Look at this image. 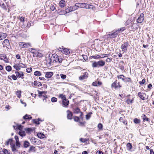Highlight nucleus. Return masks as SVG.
<instances>
[{
	"mask_svg": "<svg viewBox=\"0 0 154 154\" xmlns=\"http://www.w3.org/2000/svg\"><path fill=\"white\" fill-rule=\"evenodd\" d=\"M39 119H34L33 120L34 122L37 124H39Z\"/></svg>",
	"mask_w": 154,
	"mask_h": 154,
	"instance_id": "a18cd8bd",
	"label": "nucleus"
},
{
	"mask_svg": "<svg viewBox=\"0 0 154 154\" xmlns=\"http://www.w3.org/2000/svg\"><path fill=\"white\" fill-rule=\"evenodd\" d=\"M89 8H88L87 9H91L92 10L94 8V7L91 5H89Z\"/></svg>",
	"mask_w": 154,
	"mask_h": 154,
	"instance_id": "0e129e2a",
	"label": "nucleus"
},
{
	"mask_svg": "<svg viewBox=\"0 0 154 154\" xmlns=\"http://www.w3.org/2000/svg\"><path fill=\"white\" fill-rule=\"evenodd\" d=\"M55 9V7L54 5H51L50 6V9H51V10L52 11H54Z\"/></svg>",
	"mask_w": 154,
	"mask_h": 154,
	"instance_id": "bf43d9fd",
	"label": "nucleus"
},
{
	"mask_svg": "<svg viewBox=\"0 0 154 154\" xmlns=\"http://www.w3.org/2000/svg\"><path fill=\"white\" fill-rule=\"evenodd\" d=\"M59 4L61 8H63L66 6L65 2L64 0H61Z\"/></svg>",
	"mask_w": 154,
	"mask_h": 154,
	"instance_id": "4468645a",
	"label": "nucleus"
},
{
	"mask_svg": "<svg viewBox=\"0 0 154 154\" xmlns=\"http://www.w3.org/2000/svg\"><path fill=\"white\" fill-rule=\"evenodd\" d=\"M15 72L16 75V76L17 77H19V78L21 77L22 79H23L24 78V77H23L24 75L23 72L20 71L19 72H18L17 71H16Z\"/></svg>",
	"mask_w": 154,
	"mask_h": 154,
	"instance_id": "9d476101",
	"label": "nucleus"
},
{
	"mask_svg": "<svg viewBox=\"0 0 154 154\" xmlns=\"http://www.w3.org/2000/svg\"><path fill=\"white\" fill-rule=\"evenodd\" d=\"M60 76L63 79H65L66 78V76L65 75L61 74H60Z\"/></svg>",
	"mask_w": 154,
	"mask_h": 154,
	"instance_id": "49530a36",
	"label": "nucleus"
},
{
	"mask_svg": "<svg viewBox=\"0 0 154 154\" xmlns=\"http://www.w3.org/2000/svg\"><path fill=\"white\" fill-rule=\"evenodd\" d=\"M37 136L38 138L40 139L43 138L45 137L44 134L42 133H38L37 134Z\"/></svg>",
	"mask_w": 154,
	"mask_h": 154,
	"instance_id": "412c9836",
	"label": "nucleus"
},
{
	"mask_svg": "<svg viewBox=\"0 0 154 154\" xmlns=\"http://www.w3.org/2000/svg\"><path fill=\"white\" fill-rule=\"evenodd\" d=\"M144 14L143 13L140 14V16L138 18L137 20V22L138 23H141L142 22L144 19Z\"/></svg>",
	"mask_w": 154,
	"mask_h": 154,
	"instance_id": "423d86ee",
	"label": "nucleus"
},
{
	"mask_svg": "<svg viewBox=\"0 0 154 154\" xmlns=\"http://www.w3.org/2000/svg\"><path fill=\"white\" fill-rule=\"evenodd\" d=\"M72 10L71 8V7H70L69 8H68L66 9L65 10V12L67 14L68 13H69L70 12L72 11Z\"/></svg>",
	"mask_w": 154,
	"mask_h": 154,
	"instance_id": "72a5a7b5",
	"label": "nucleus"
},
{
	"mask_svg": "<svg viewBox=\"0 0 154 154\" xmlns=\"http://www.w3.org/2000/svg\"><path fill=\"white\" fill-rule=\"evenodd\" d=\"M63 104L65 106H68L69 104V101L68 100V102H67V101H65L64 103L63 102V101H62Z\"/></svg>",
	"mask_w": 154,
	"mask_h": 154,
	"instance_id": "864d4df0",
	"label": "nucleus"
},
{
	"mask_svg": "<svg viewBox=\"0 0 154 154\" xmlns=\"http://www.w3.org/2000/svg\"><path fill=\"white\" fill-rule=\"evenodd\" d=\"M23 118L25 120H26L27 119H32V117L30 116V115H28L26 114L24 116H23Z\"/></svg>",
	"mask_w": 154,
	"mask_h": 154,
	"instance_id": "a211bd4d",
	"label": "nucleus"
},
{
	"mask_svg": "<svg viewBox=\"0 0 154 154\" xmlns=\"http://www.w3.org/2000/svg\"><path fill=\"white\" fill-rule=\"evenodd\" d=\"M141 117L142 118L144 121H145L147 122H150L149 119L147 118L145 115L143 114L141 116Z\"/></svg>",
	"mask_w": 154,
	"mask_h": 154,
	"instance_id": "4be33fe9",
	"label": "nucleus"
},
{
	"mask_svg": "<svg viewBox=\"0 0 154 154\" xmlns=\"http://www.w3.org/2000/svg\"><path fill=\"white\" fill-rule=\"evenodd\" d=\"M11 148L13 152H15L17 150L15 148L14 143H11Z\"/></svg>",
	"mask_w": 154,
	"mask_h": 154,
	"instance_id": "b1692460",
	"label": "nucleus"
},
{
	"mask_svg": "<svg viewBox=\"0 0 154 154\" xmlns=\"http://www.w3.org/2000/svg\"><path fill=\"white\" fill-rule=\"evenodd\" d=\"M105 65V62L102 60L97 62L94 61L92 64V66L93 68L99 67H102Z\"/></svg>",
	"mask_w": 154,
	"mask_h": 154,
	"instance_id": "f257e3e1",
	"label": "nucleus"
},
{
	"mask_svg": "<svg viewBox=\"0 0 154 154\" xmlns=\"http://www.w3.org/2000/svg\"><path fill=\"white\" fill-rule=\"evenodd\" d=\"M100 55H97L96 56H92L90 57L91 58H94V59H100Z\"/></svg>",
	"mask_w": 154,
	"mask_h": 154,
	"instance_id": "473e14b6",
	"label": "nucleus"
},
{
	"mask_svg": "<svg viewBox=\"0 0 154 154\" xmlns=\"http://www.w3.org/2000/svg\"><path fill=\"white\" fill-rule=\"evenodd\" d=\"M34 75L36 76H40L42 74L39 71H36L34 72Z\"/></svg>",
	"mask_w": 154,
	"mask_h": 154,
	"instance_id": "4c0bfd02",
	"label": "nucleus"
},
{
	"mask_svg": "<svg viewBox=\"0 0 154 154\" xmlns=\"http://www.w3.org/2000/svg\"><path fill=\"white\" fill-rule=\"evenodd\" d=\"M0 5L4 9H6V7L5 6V4L3 3H2V4H1V3H0Z\"/></svg>",
	"mask_w": 154,
	"mask_h": 154,
	"instance_id": "6e6d98bb",
	"label": "nucleus"
},
{
	"mask_svg": "<svg viewBox=\"0 0 154 154\" xmlns=\"http://www.w3.org/2000/svg\"><path fill=\"white\" fill-rule=\"evenodd\" d=\"M11 67L10 66H8L6 67V70L8 72H9L11 70Z\"/></svg>",
	"mask_w": 154,
	"mask_h": 154,
	"instance_id": "79ce46f5",
	"label": "nucleus"
},
{
	"mask_svg": "<svg viewBox=\"0 0 154 154\" xmlns=\"http://www.w3.org/2000/svg\"><path fill=\"white\" fill-rule=\"evenodd\" d=\"M36 150L35 147L32 146H31L29 149L28 150V152L29 153L31 152H35Z\"/></svg>",
	"mask_w": 154,
	"mask_h": 154,
	"instance_id": "2eb2a0df",
	"label": "nucleus"
},
{
	"mask_svg": "<svg viewBox=\"0 0 154 154\" xmlns=\"http://www.w3.org/2000/svg\"><path fill=\"white\" fill-rule=\"evenodd\" d=\"M128 46V42H124L123 44L121 46V48L123 52L126 53L127 50V48Z\"/></svg>",
	"mask_w": 154,
	"mask_h": 154,
	"instance_id": "f03ea898",
	"label": "nucleus"
},
{
	"mask_svg": "<svg viewBox=\"0 0 154 154\" xmlns=\"http://www.w3.org/2000/svg\"><path fill=\"white\" fill-rule=\"evenodd\" d=\"M91 114V112H89L88 114L86 115V118L87 120H88L90 118Z\"/></svg>",
	"mask_w": 154,
	"mask_h": 154,
	"instance_id": "ea45409f",
	"label": "nucleus"
},
{
	"mask_svg": "<svg viewBox=\"0 0 154 154\" xmlns=\"http://www.w3.org/2000/svg\"><path fill=\"white\" fill-rule=\"evenodd\" d=\"M97 127L99 129L101 130L102 128L103 125L99 123Z\"/></svg>",
	"mask_w": 154,
	"mask_h": 154,
	"instance_id": "09e8293b",
	"label": "nucleus"
},
{
	"mask_svg": "<svg viewBox=\"0 0 154 154\" xmlns=\"http://www.w3.org/2000/svg\"><path fill=\"white\" fill-rule=\"evenodd\" d=\"M11 77H12V79L14 80H16L17 79L16 76L14 75H12Z\"/></svg>",
	"mask_w": 154,
	"mask_h": 154,
	"instance_id": "e2e57ef3",
	"label": "nucleus"
},
{
	"mask_svg": "<svg viewBox=\"0 0 154 154\" xmlns=\"http://www.w3.org/2000/svg\"><path fill=\"white\" fill-rule=\"evenodd\" d=\"M57 100V99L55 97H52L51 99V101L52 102H56Z\"/></svg>",
	"mask_w": 154,
	"mask_h": 154,
	"instance_id": "3c124183",
	"label": "nucleus"
},
{
	"mask_svg": "<svg viewBox=\"0 0 154 154\" xmlns=\"http://www.w3.org/2000/svg\"><path fill=\"white\" fill-rule=\"evenodd\" d=\"M78 7L87 9L89 8V4L85 3H78Z\"/></svg>",
	"mask_w": 154,
	"mask_h": 154,
	"instance_id": "39448f33",
	"label": "nucleus"
},
{
	"mask_svg": "<svg viewBox=\"0 0 154 154\" xmlns=\"http://www.w3.org/2000/svg\"><path fill=\"white\" fill-rule=\"evenodd\" d=\"M134 122L135 124H139L140 123V119L136 118L134 119Z\"/></svg>",
	"mask_w": 154,
	"mask_h": 154,
	"instance_id": "c9c22d12",
	"label": "nucleus"
},
{
	"mask_svg": "<svg viewBox=\"0 0 154 154\" xmlns=\"http://www.w3.org/2000/svg\"><path fill=\"white\" fill-rule=\"evenodd\" d=\"M34 85H37L38 87H40L42 86V84L39 82H37L36 81H35L34 82Z\"/></svg>",
	"mask_w": 154,
	"mask_h": 154,
	"instance_id": "c85d7f7f",
	"label": "nucleus"
},
{
	"mask_svg": "<svg viewBox=\"0 0 154 154\" xmlns=\"http://www.w3.org/2000/svg\"><path fill=\"white\" fill-rule=\"evenodd\" d=\"M152 87V85L151 84H149L148 86V88H149L150 89H151V88Z\"/></svg>",
	"mask_w": 154,
	"mask_h": 154,
	"instance_id": "774afa93",
	"label": "nucleus"
},
{
	"mask_svg": "<svg viewBox=\"0 0 154 154\" xmlns=\"http://www.w3.org/2000/svg\"><path fill=\"white\" fill-rule=\"evenodd\" d=\"M15 144L16 146H17L18 147H20V143L19 141H16Z\"/></svg>",
	"mask_w": 154,
	"mask_h": 154,
	"instance_id": "680f3d73",
	"label": "nucleus"
},
{
	"mask_svg": "<svg viewBox=\"0 0 154 154\" xmlns=\"http://www.w3.org/2000/svg\"><path fill=\"white\" fill-rule=\"evenodd\" d=\"M53 75V73L52 72H46L45 74V77L47 78H50Z\"/></svg>",
	"mask_w": 154,
	"mask_h": 154,
	"instance_id": "f3484780",
	"label": "nucleus"
},
{
	"mask_svg": "<svg viewBox=\"0 0 154 154\" xmlns=\"http://www.w3.org/2000/svg\"><path fill=\"white\" fill-rule=\"evenodd\" d=\"M118 79H121L122 81H124L125 80V76L123 75H120L117 76Z\"/></svg>",
	"mask_w": 154,
	"mask_h": 154,
	"instance_id": "7c9ffc66",
	"label": "nucleus"
},
{
	"mask_svg": "<svg viewBox=\"0 0 154 154\" xmlns=\"http://www.w3.org/2000/svg\"><path fill=\"white\" fill-rule=\"evenodd\" d=\"M79 140L82 143H85L88 140V139L81 138Z\"/></svg>",
	"mask_w": 154,
	"mask_h": 154,
	"instance_id": "2f4dec72",
	"label": "nucleus"
},
{
	"mask_svg": "<svg viewBox=\"0 0 154 154\" xmlns=\"http://www.w3.org/2000/svg\"><path fill=\"white\" fill-rule=\"evenodd\" d=\"M19 134L22 137H23L26 135L25 132L23 131H20L19 132Z\"/></svg>",
	"mask_w": 154,
	"mask_h": 154,
	"instance_id": "cd10ccee",
	"label": "nucleus"
},
{
	"mask_svg": "<svg viewBox=\"0 0 154 154\" xmlns=\"http://www.w3.org/2000/svg\"><path fill=\"white\" fill-rule=\"evenodd\" d=\"M30 145V143L29 142L27 141H25L23 142V146L24 148H27Z\"/></svg>",
	"mask_w": 154,
	"mask_h": 154,
	"instance_id": "aec40b11",
	"label": "nucleus"
},
{
	"mask_svg": "<svg viewBox=\"0 0 154 154\" xmlns=\"http://www.w3.org/2000/svg\"><path fill=\"white\" fill-rule=\"evenodd\" d=\"M78 3H76L75 4V5L74 6H71V8L72 11H75L77 10L78 7V5H77Z\"/></svg>",
	"mask_w": 154,
	"mask_h": 154,
	"instance_id": "6ab92c4d",
	"label": "nucleus"
},
{
	"mask_svg": "<svg viewBox=\"0 0 154 154\" xmlns=\"http://www.w3.org/2000/svg\"><path fill=\"white\" fill-rule=\"evenodd\" d=\"M117 32V31H116L111 34V35L112 38H115L117 37L118 33V32Z\"/></svg>",
	"mask_w": 154,
	"mask_h": 154,
	"instance_id": "393cba45",
	"label": "nucleus"
},
{
	"mask_svg": "<svg viewBox=\"0 0 154 154\" xmlns=\"http://www.w3.org/2000/svg\"><path fill=\"white\" fill-rule=\"evenodd\" d=\"M46 93H47V92L39 91V92L38 93V94H39V96H43L45 98H46L47 97V96L45 95Z\"/></svg>",
	"mask_w": 154,
	"mask_h": 154,
	"instance_id": "dca6fc26",
	"label": "nucleus"
},
{
	"mask_svg": "<svg viewBox=\"0 0 154 154\" xmlns=\"http://www.w3.org/2000/svg\"><path fill=\"white\" fill-rule=\"evenodd\" d=\"M13 140L12 139H10L8 140V141L6 142V144L7 145H8L10 144L11 145V143H13Z\"/></svg>",
	"mask_w": 154,
	"mask_h": 154,
	"instance_id": "c756f323",
	"label": "nucleus"
},
{
	"mask_svg": "<svg viewBox=\"0 0 154 154\" xmlns=\"http://www.w3.org/2000/svg\"><path fill=\"white\" fill-rule=\"evenodd\" d=\"M19 45L22 48H27L31 46V44L29 43H25L23 42H20L19 43Z\"/></svg>",
	"mask_w": 154,
	"mask_h": 154,
	"instance_id": "20e7f679",
	"label": "nucleus"
},
{
	"mask_svg": "<svg viewBox=\"0 0 154 154\" xmlns=\"http://www.w3.org/2000/svg\"><path fill=\"white\" fill-rule=\"evenodd\" d=\"M20 66H18L17 64H15V65L13 66V67L16 69L17 70H20Z\"/></svg>",
	"mask_w": 154,
	"mask_h": 154,
	"instance_id": "f704fd0d",
	"label": "nucleus"
},
{
	"mask_svg": "<svg viewBox=\"0 0 154 154\" xmlns=\"http://www.w3.org/2000/svg\"><path fill=\"white\" fill-rule=\"evenodd\" d=\"M32 69L31 68H28L26 69V72L28 73H30L32 71Z\"/></svg>",
	"mask_w": 154,
	"mask_h": 154,
	"instance_id": "8fccbe9b",
	"label": "nucleus"
},
{
	"mask_svg": "<svg viewBox=\"0 0 154 154\" xmlns=\"http://www.w3.org/2000/svg\"><path fill=\"white\" fill-rule=\"evenodd\" d=\"M25 130L28 132H29L32 131V129L30 128H26L25 129Z\"/></svg>",
	"mask_w": 154,
	"mask_h": 154,
	"instance_id": "4d7b16f0",
	"label": "nucleus"
},
{
	"mask_svg": "<svg viewBox=\"0 0 154 154\" xmlns=\"http://www.w3.org/2000/svg\"><path fill=\"white\" fill-rule=\"evenodd\" d=\"M92 85L94 86H98V85L97 84V82H93V83H92Z\"/></svg>",
	"mask_w": 154,
	"mask_h": 154,
	"instance_id": "69168bd1",
	"label": "nucleus"
},
{
	"mask_svg": "<svg viewBox=\"0 0 154 154\" xmlns=\"http://www.w3.org/2000/svg\"><path fill=\"white\" fill-rule=\"evenodd\" d=\"M125 79L124 82H131V79L130 78H126L125 77Z\"/></svg>",
	"mask_w": 154,
	"mask_h": 154,
	"instance_id": "37998d69",
	"label": "nucleus"
},
{
	"mask_svg": "<svg viewBox=\"0 0 154 154\" xmlns=\"http://www.w3.org/2000/svg\"><path fill=\"white\" fill-rule=\"evenodd\" d=\"M58 56L56 54H53L51 57L49 58L48 59L49 61V63H50L51 62H53L55 61L57 62V60Z\"/></svg>",
	"mask_w": 154,
	"mask_h": 154,
	"instance_id": "7ed1b4c3",
	"label": "nucleus"
},
{
	"mask_svg": "<svg viewBox=\"0 0 154 154\" xmlns=\"http://www.w3.org/2000/svg\"><path fill=\"white\" fill-rule=\"evenodd\" d=\"M7 36L6 33L0 32V40L5 38Z\"/></svg>",
	"mask_w": 154,
	"mask_h": 154,
	"instance_id": "ddd939ff",
	"label": "nucleus"
},
{
	"mask_svg": "<svg viewBox=\"0 0 154 154\" xmlns=\"http://www.w3.org/2000/svg\"><path fill=\"white\" fill-rule=\"evenodd\" d=\"M36 53V57H42V55L41 53L37 52V53Z\"/></svg>",
	"mask_w": 154,
	"mask_h": 154,
	"instance_id": "de8ad7c7",
	"label": "nucleus"
},
{
	"mask_svg": "<svg viewBox=\"0 0 154 154\" xmlns=\"http://www.w3.org/2000/svg\"><path fill=\"white\" fill-rule=\"evenodd\" d=\"M88 73L87 72H84L82 75H81L79 77L80 80H83L86 79L88 77Z\"/></svg>",
	"mask_w": 154,
	"mask_h": 154,
	"instance_id": "6e6552de",
	"label": "nucleus"
},
{
	"mask_svg": "<svg viewBox=\"0 0 154 154\" xmlns=\"http://www.w3.org/2000/svg\"><path fill=\"white\" fill-rule=\"evenodd\" d=\"M3 43L6 45H8L9 44V40L7 39H5L3 41Z\"/></svg>",
	"mask_w": 154,
	"mask_h": 154,
	"instance_id": "c03bdc74",
	"label": "nucleus"
},
{
	"mask_svg": "<svg viewBox=\"0 0 154 154\" xmlns=\"http://www.w3.org/2000/svg\"><path fill=\"white\" fill-rule=\"evenodd\" d=\"M144 95H146L145 93H143L141 92H139L138 93V95L139 97L142 100H144L145 99Z\"/></svg>",
	"mask_w": 154,
	"mask_h": 154,
	"instance_id": "9b49d317",
	"label": "nucleus"
},
{
	"mask_svg": "<svg viewBox=\"0 0 154 154\" xmlns=\"http://www.w3.org/2000/svg\"><path fill=\"white\" fill-rule=\"evenodd\" d=\"M35 50L34 49V48H29V51L31 52L33 54H35H35H36V53H35L34 52H33L32 51V50Z\"/></svg>",
	"mask_w": 154,
	"mask_h": 154,
	"instance_id": "13d9d810",
	"label": "nucleus"
},
{
	"mask_svg": "<svg viewBox=\"0 0 154 154\" xmlns=\"http://www.w3.org/2000/svg\"><path fill=\"white\" fill-rule=\"evenodd\" d=\"M30 140L32 143H36L37 139L34 137H32L31 138Z\"/></svg>",
	"mask_w": 154,
	"mask_h": 154,
	"instance_id": "58836bf2",
	"label": "nucleus"
},
{
	"mask_svg": "<svg viewBox=\"0 0 154 154\" xmlns=\"http://www.w3.org/2000/svg\"><path fill=\"white\" fill-rule=\"evenodd\" d=\"M62 59L60 57L57 56V62H58L59 63H61L62 61Z\"/></svg>",
	"mask_w": 154,
	"mask_h": 154,
	"instance_id": "a19ab883",
	"label": "nucleus"
},
{
	"mask_svg": "<svg viewBox=\"0 0 154 154\" xmlns=\"http://www.w3.org/2000/svg\"><path fill=\"white\" fill-rule=\"evenodd\" d=\"M74 120L75 121L78 122L79 120V118L77 116H75L74 118Z\"/></svg>",
	"mask_w": 154,
	"mask_h": 154,
	"instance_id": "052dcab7",
	"label": "nucleus"
},
{
	"mask_svg": "<svg viewBox=\"0 0 154 154\" xmlns=\"http://www.w3.org/2000/svg\"><path fill=\"white\" fill-rule=\"evenodd\" d=\"M21 91H18L16 92V94L17 96V97L19 98H20L21 96Z\"/></svg>",
	"mask_w": 154,
	"mask_h": 154,
	"instance_id": "e433bc0d",
	"label": "nucleus"
},
{
	"mask_svg": "<svg viewBox=\"0 0 154 154\" xmlns=\"http://www.w3.org/2000/svg\"><path fill=\"white\" fill-rule=\"evenodd\" d=\"M3 152L5 153V154H6L7 153H8V151H7V150L6 149H4Z\"/></svg>",
	"mask_w": 154,
	"mask_h": 154,
	"instance_id": "338daca9",
	"label": "nucleus"
},
{
	"mask_svg": "<svg viewBox=\"0 0 154 154\" xmlns=\"http://www.w3.org/2000/svg\"><path fill=\"white\" fill-rule=\"evenodd\" d=\"M122 86H118L117 83V81H116L114 82L111 85L112 88H114L115 89H119Z\"/></svg>",
	"mask_w": 154,
	"mask_h": 154,
	"instance_id": "1a4fd4ad",
	"label": "nucleus"
},
{
	"mask_svg": "<svg viewBox=\"0 0 154 154\" xmlns=\"http://www.w3.org/2000/svg\"><path fill=\"white\" fill-rule=\"evenodd\" d=\"M59 97L61 98L64 103L65 101H66L67 102H68V100L66 99V96L65 95H64L62 94H60Z\"/></svg>",
	"mask_w": 154,
	"mask_h": 154,
	"instance_id": "f8f14e48",
	"label": "nucleus"
},
{
	"mask_svg": "<svg viewBox=\"0 0 154 154\" xmlns=\"http://www.w3.org/2000/svg\"><path fill=\"white\" fill-rule=\"evenodd\" d=\"M67 112H68L67 116V118L68 119H71L72 118V113L69 112V111H68Z\"/></svg>",
	"mask_w": 154,
	"mask_h": 154,
	"instance_id": "5701e85b",
	"label": "nucleus"
},
{
	"mask_svg": "<svg viewBox=\"0 0 154 154\" xmlns=\"http://www.w3.org/2000/svg\"><path fill=\"white\" fill-rule=\"evenodd\" d=\"M127 149L128 150H130L132 148V146L131 143H128L126 145Z\"/></svg>",
	"mask_w": 154,
	"mask_h": 154,
	"instance_id": "a878e982",
	"label": "nucleus"
},
{
	"mask_svg": "<svg viewBox=\"0 0 154 154\" xmlns=\"http://www.w3.org/2000/svg\"><path fill=\"white\" fill-rule=\"evenodd\" d=\"M74 113L78 114L79 113H80V118L82 119V116L83 115L82 112H80V109L78 108H76L74 109Z\"/></svg>",
	"mask_w": 154,
	"mask_h": 154,
	"instance_id": "0eeeda50",
	"label": "nucleus"
},
{
	"mask_svg": "<svg viewBox=\"0 0 154 154\" xmlns=\"http://www.w3.org/2000/svg\"><path fill=\"white\" fill-rule=\"evenodd\" d=\"M62 52H63V53H64L65 54H67L70 53L69 49L66 48H64L63 49Z\"/></svg>",
	"mask_w": 154,
	"mask_h": 154,
	"instance_id": "bb28decb",
	"label": "nucleus"
},
{
	"mask_svg": "<svg viewBox=\"0 0 154 154\" xmlns=\"http://www.w3.org/2000/svg\"><path fill=\"white\" fill-rule=\"evenodd\" d=\"M131 22V20H128L125 23V25H128Z\"/></svg>",
	"mask_w": 154,
	"mask_h": 154,
	"instance_id": "603ef678",
	"label": "nucleus"
},
{
	"mask_svg": "<svg viewBox=\"0 0 154 154\" xmlns=\"http://www.w3.org/2000/svg\"><path fill=\"white\" fill-rule=\"evenodd\" d=\"M146 82L145 80V79H143L141 81H140L139 82V84L140 85H142V84H144Z\"/></svg>",
	"mask_w": 154,
	"mask_h": 154,
	"instance_id": "5fc2aeb1",
	"label": "nucleus"
}]
</instances>
